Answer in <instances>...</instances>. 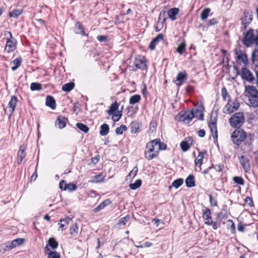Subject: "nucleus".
Segmentation results:
<instances>
[{
	"mask_svg": "<svg viewBox=\"0 0 258 258\" xmlns=\"http://www.w3.org/2000/svg\"><path fill=\"white\" fill-rule=\"evenodd\" d=\"M166 145L160 142V139H155L148 142L145 151V158L148 160L156 157L160 150H165Z\"/></svg>",
	"mask_w": 258,
	"mask_h": 258,
	"instance_id": "obj_1",
	"label": "nucleus"
},
{
	"mask_svg": "<svg viewBox=\"0 0 258 258\" xmlns=\"http://www.w3.org/2000/svg\"><path fill=\"white\" fill-rule=\"evenodd\" d=\"M199 115L200 120L204 119V116L201 110L196 109L195 111H187L181 112L176 116V119L179 121L183 122L185 123H188L193 117Z\"/></svg>",
	"mask_w": 258,
	"mask_h": 258,
	"instance_id": "obj_2",
	"label": "nucleus"
},
{
	"mask_svg": "<svg viewBox=\"0 0 258 258\" xmlns=\"http://www.w3.org/2000/svg\"><path fill=\"white\" fill-rule=\"evenodd\" d=\"M245 93L248 97V104L253 107H258V91L252 86H245Z\"/></svg>",
	"mask_w": 258,
	"mask_h": 258,
	"instance_id": "obj_3",
	"label": "nucleus"
},
{
	"mask_svg": "<svg viewBox=\"0 0 258 258\" xmlns=\"http://www.w3.org/2000/svg\"><path fill=\"white\" fill-rule=\"evenodd\" d=\"M243 43L247 47H249L253 43L258 46V31L255 34L253 30L249 29L244 35Z\"/></svg>",
	"mask_w": 258,
	"mask_h": 258,
	"instance_id": "obj_4",
	"label": "nucleus"
},
{
	"mask_svg": "<svg viewBox=\"0 0 258 258\" xmlns=\"http://www.w3.org/2000/svg\"><path fill=\"white\" fill-rule=\"evenodd\" d=\"M245 121L243 113L241 112L235 113L229 119L230 126L232 127H240Z\"/></svg>",
	"mask_w": 258,
	"mask_h": 258,
	"instance_id": "obj_5",
	"label": "nucleus"
},
{
	"mask_svg": "<svg viewBox=\"0 0 258 258\" xmlns=\"http://www.w3.org/2000/svg\"><path fill=\"white\" fill-rule=\"evenodd\" d=\"M246 136L247 135L243 130L238 129L233 132L231 138L234 144L239 145L244 141Z\"/></svg>",
	"mask_w": 258,
	"mask_h": 258,
	"instance_id": "obj_6",
	"label": "nucleus"
},
{
	"mask_svg": "<svg viewBox=\"0 0 258 258\" xmlns=\"http://www.w3.org/2000/svg\"><path fill=\"white\" fill-rule=\"evenodd\" d=\"M239 105V102L236 100H228L223 109V113L231 114L238 109Z\"/></svg>",
	"mask_w": 258,
	"mask_h": 258,
	"instance_id": "obj_7",
	"label": "nucleus"
},
{
	"mask_svg": "<svg viewBox=\"0 0 258 258\" xmlns=\"http://www.w3.org/2000/svg\"><path fill=\"white\" fill-rule=\"evenodd\" d=\"M7 33L9 35L10 38H7L5 50H6L8 53H10L16 49V40L12 37V34L10 32H8Z\"/></svg>",
	"mask_w": 258,
	"mask_h": 258,
	"instance_id": "obj_8",
	"label": "nucleus"
},
{
	"mask_svg": "<svg viewBox=\"0 0 258 258\" xmlns=\"http://www.w3.org/2000/svg\"><path fill=\"white\" fill-rule=\"evenodd\" d=\"M25 241V239L22 238H18L11 241H8L6 243L4 251H8L18 246L21 245Z\"/></svg>",
	"mask_w": 258,
	"mask_h": 258,
	"instance_id": "obj_9",
	"label": "nucleus"
},
{
	"mask_svg": "<svg viewBox=\"0 0 258 258\" xmlns=\"http://www.w3.org/2000/svg\"><path fill=\"white\" fill-rule=\"evenodd\" d=\"M234 53L236 55L237 60L239 63H242L245 65L248 64L247 56L244 52L237 49H235Z\"/></svg>",
	"mask_w": 258,
	"mask_h": 258,
	"instance_id": "obj_10",
	"label": "nucleus"
},
{
	"mask_svg": "<svg viewBox=\"0 0 258 258\" xmlns=\"http://www.w3.org/2000/svg\"><path fill=\"white\" fill-rule=\"evenodd\" d=\"M134 63L137 69L144 70L146 68V59L144 56L138 55L136 57Z\"/></svg>",
	"mask_w": 258,
	"mask_h": 258,
	"instance_id": "obj_11",
	"label": "nucleus"
},
{
	"mask_svg": "<svg viewBox=\"0 0 258 258\" xmlns=\"http://www.w3.org/2000/svg\"><path fill=\"white\" fill-rule=\"evenodd\" d=\"M252 20V12L250 11H245L243 13L242 17L241 18L242 23L243 25L246 27L247 25H248Z\"/></svg>",
	"mask_w": 258,
	"mask_h": 258,
	"instance_id": "obj_12",
	"label": "nucleus"
},
{
	"mask_svg": "<svg viewBox=\"0 0 258 258\" xmlns=\"http://www.w3.org/2000/svg\"><path fill=\"white\" fill-rule=\"evenodd\" d=\"M209 127L214 139V142L215 143H217L218 141V133L216 122L214 121L210 122L209 124Z\"/></svg>",
	"mask_w": 258,
	"mask_h": 258,
	"instance_id": "obj_13",
	"label": "nucleus"
},
{
	"mask_svg": "<svg viewBox=\"0 0 258 258\" xmlns=\"http://www.w3.org/2000/svg\"><path fill=\"white\" fill-rule=\"evenodd\" d=\"M165 12H161L159 16L158 21L155 27V29L157 32L160 31L164 26V24L166 20L164 17Z\"/></svg>",
	"mask_w": 258,
	"mask_h": 258,
	"instance_id": "obj_14",
	"label": "nucleus"
},
{
	"mask_svg": "<svg viewBox=\"0 0 258 258\" xmlns=\"http://www.w3.org/2000/svg\"><path fill=\"white\" fill-rule=\"evenodd\" d=\"M241 76L242 78L248 82H251L254 80L252 73L246 68H243L241 70Z\"/></svg>",
	"mask_w": 258,
	"mask_h": 258,
	"instance_id": "obj_15",
	"label": "nucleus"
},
{
	"mask_svg": "<svg viewBox=\"0 0 258 258\" xmlns=\"http://www.w3.org/2000/svg\"><path fill=\"white\" fill-rule=\"evenodd\" d=\"M17 102V98L15 96H12L9 102L8 106L9 111L10 113V115H12L15 111Z\"/></svg>",
	"mask_w": 258,
	"mask_h": 258,
	"instance_id": "obj_16",
	"label": "nucleus"
},
{
	"mask_svg": "<svg viewBox=\"0 0 258 258\" xmlns=\"http://www.w3.org/2000/svg\"><path fill=\"white\" fill-rule=\"evenodd\" d=\"M211 213L209 209H205L203 211V218L205 220V224L210 225L213 223V220L211 218Z\"/></svg>",
	"mask_w": 258,
	"mask_h": 258,
	"instance_id": "obj_17",
	"label": "nucleus"
},
{
	"mask_svg": "<svg viewBox=\"0 0 258 258\" xmlns=\"http://www.w3.org/2000/svg\"><path fill=\"white\" fill-rule=\"evenodd\" d=\"M186 78L187 75L185 72L184 71L179 72L178 74L176 77V79L174 82L175 83L176 85L179 86L181 85L182 84H183L184 81L186 80Z\"/></svg>",
	"mask_w": 258,
	"mask_h": 258,
	"instance_id": "obj_18",
	"label": "nucleus"
},
{
	"mask_svg": "<svg viewBox=\"0 0 258 258\" xmlns=\"http://www.w3.org/2000/svg\"><path fill=\"white\" fill-rule=\"evenodd\" d=\"M240 163L245 172H248L250 170V164L248 159L244 156L239 158Z\"/></svg>",
	"mask_w": 258,
	"mask_h": 258,
	"instance_id": "obj_19",
	"label": "nucleus"
},
{
	"mask_svg": "<svg viewBox=\"0 0 258 258\" xmlns=\"http://www.w3.org/2000/svg\"><path fill=\"white\" fill-rule=\"evenodd\" d=\"M45 251L47 254V258H60V254L55 251L51 250L48 245H46Z\"/></svg>",
	"mask_w": 258,
	"mask_h": 258,
	"instance_id": "obj_20",
	"label": "nucleus"
},
{
	"mask_svg": "<svg viewBox=\"0 0 258 258\" xmlns=\"http://www.w3.org/2000/svg\"><path fill=\"white\" fill-rule=\"evenodd\" d=\"M192 140L191 138H189L185 141L181 142L180 143V147L183 152L187 151L190 148L192 144Z\"/></svg>",
	"mask_w": 258,
	"mask_h": 258,
	"instance_id": "obj_21",
	"label": "nucleus"
},
{
	"mask_svg": "<svg viewBox=\"0 0 258 258\" xmlns=\"http://www.w3.org/2000/svg\"><path fill=\"white\" fill-rule=\"evenodd\" d=\"M163 39V36L162 34H158L150 43L149 48L151 50H154L157 43Z\"/></svg>",
	"mask_w": 258,
	"mask_h": 258,
	"instance_id": "obj_22",
	"label": "nucleus"
},
{
	"mask_svg": "<svg viewBox=\"0 0 258 258\" xmlns=\"http://www.w3.org/2000/svg\"><path fill=\"white\" fill-rule=\"evenodd\" d=\"M25 150V149L24 148L21 147L18 152L17 163L19 164H21L23 160L26 156Z\"/></svg>",
	"mask_w": 258,
	"mask_h": 258,
	"instance_id": "obj_23",
	"label": "nucleus"
},
{
	"mask_svg": "<svg viewBox=\"0 0 258 258\" xmlns=\"http://www.w3.org/2000/svg\"><path fill=\"white\" fill-rule=\"evenodd\" d=\"M179 9L178 8H174L169 9L168 11V15L169 18L172 20L174 21L176 19V16L178 14Z\"/></svg>",
	"mask_w": 258,
	"mask_h": 258,
	"instance_id": "obj_24",
	"label": "nucleus"
},
{
	"mask_svg": "<svg viewBox=\"0 0 258 258\" xmlns=\"http://www.w3.org/2000/svg\"><path fill=\"white\" fill-rule=\"evenodd\" d=\"M67 119L62 116H58L55 125L59 128H63L66 125Z\"/></svg>",
	"mask_w": 258,
	"mask_h": 258,
	"instance_id": "obj_25",
	"label": "nucleus"
},
{
	"mask_svg": "<svg viewBox=\"0 0 258 258\" xmlns=\"http://www.w3.org/2000/svg\"><path fill=\"white\" fill-rule=\"evenodd\" d=\"M46 105L54 109L56 107L54 99L51 96H48L46 98Z\"/></svg>",
	"mask_w": 258,
	"mask_h": 258,
	"instance_id": "obj_26",
	"label": "nucleus"
},
{
	"mask_svg": "<svg viewBox=\"0 0 258 258\" xmlns=\"http://www.w3.org/2000/svg\"><path fill=\"white\" fill-rule=\"evenodd\" d=\"M204 158V154L203 152H200L198 156L195 159V163L196 166H198L201 170V165L203 164V159Z\"/></svg>",
	"mask_w": 258,
	"mask_h": 258,
	"instance_id": "obj_27",
	"label": "nucleus"
},
{
	"mask_svg": "<svg viewBox=\"0 0 258 258\" xmlns=\"http://www.w3.org/2000/svg\"><path fill=\"white\" fill-rule=\"evenodd\" d=\"M79 226L77 223L72 225L70 229V233L73 237H76L78 234Z\"/></svg>",
	"mask_w": 258,
	"mask_h": 258,
	"instance_id": "obj_28",
	"label": "nucleus"
},
{
	"mask_svg": "<svg viewBox=\"0 0 258 258\" xmlns=\"http://www.w3.org/2000/svg\"><path fill=\"white\" fill-rule=\"evenodd\" d=\"M71 221V219L69 217H66L64 219H61L59 221V223H58L59 225V230L60 229L61 231H63L64 229V227L68 225L70 221Z\"/></svg>",
	"mask_w": 258,
	"mask_h": 258,
	"instance_id": "obj_29",
	"label": "nucleus"
},
{
	"mask_svg": "<svg viewBox=\"0 0 258 258\" xmlns=\"http://www.w3.org/2000/svg\"><path fill=\"white\" fill-rule=\"evenodd\" d=\"M185 184L187 187H192L195 186V181L192 175H189L185 179Z\"/></svg>",
	"mask_w": 258,
	"mask_h": 258,
	"instance_id": "obj_30",
	"label": "nucleus"
},
{
	"mask_svg": "<svg viewBox=\"0 0 258 258\" xmlns=\"http://www.w3.org/2000/svg\"><path fill=\"white\" fill-rule=\"evenodd\" d=\"M22 62V58L21 57H18L16 59H15L12 62L11 65H12V71H14L16 70L18 67H20V66Z\"/></svg>",
	"mask_w": 258,
	"mask_h": 258,
	"instance_id": "obj_31",
	"label": "nucleus"
},
{
	"mask_svg": "<svg viewBox=\"0 0 258 258\" xmlns=\"http://www.w3.org/2000/svg\"><path fill=\"white\" fill-rule=\"evenodd\" d=\"M75 28H76V33L81 34V35H84V36H87V35L86 34V33L84 30L83 26L80 23H79V22L76 23V25H75Z\"/></svg>",
	"mask_w": 258,
	"mask_h": 258,
	"instance_id": "obj_32",
	"label": "nucleus"
},
{
	"mask_svg": "<svg viewBox=\"0 0 258 258\" xmlns=\"http://www.w3.org/2000/svg\"><path fill=\"white\" fill-rule=\"evenodd\" d=\"M109 130V125L106 123H104L100 127V134L101 136H106L108 133Z\"/></svg>",
	"mask_w": 258,
	"mask_h": 258,
	"instance_id": "obj_33",
	"label": "nucleus"
},
{
	"mask_svg": "<svg viewBox=\"0 0 258 258\" xmlns=\"http://www.w3.org/2000/svg\"><path fill=\"white\" fill-rule=\"evenodd\" d=\"M111 203V202L109 200L107 199L103 202H102L101 203H100L95 209V212H98L100 210L103 209L106 206L109 205Z\"/></svg>",
	"mask_w": 258,
	"mask_h": 258,
	"instance_id": "obj_34",
	"label": "nucleus"
},
{
	"mask_svg": "<svg viewBox=\"0 0 258 258\" xmlns=\"http://www.w3.org/2000/svg\"><path fill=\"white\" fill-rule=\"evenodd\" d=\"M141 97L140 95L136 94L131 97L130 99V103L132 105L138 103L141 100Z\"/></svg>",
	"mask_w": 258,
	"mask_h": 258,
	"instance_id": "obj_35",
	"label": "nucleus"
},
{
	"mask_svg": "<svg viewBox=\"0 0 258 258\" xmlns=\"http://www.w3.org/2000/svg\"><path fill=\"white\" fill-rule=\"evenodd\" d=\"M22 12V9L14 10L9 13V16L10 17L17 18Z\"/></svg>",
	"mask_w": 258,
	"mask_h": 258,
	"instance_id": "obj_36",
	"label": "nucleus"
},
{
	"mask_svg": "<svg viewBox=\"0 0 258 258\" xmlns=\"http://www.w3.org/2000/svg\"><path fill=\"white\" fill-rule=\"evenodd\" d=\"M118 104L116 102L112 103L109 107V110L107 111L108 115H111V113H113L114 111L118 110Z\"/></svg>",
	"mask_w": 258,
	"mask_h": 258,
	"instance_id": "obj_37",
	"label": "nucleus"
},
{
	"mask_svg": "<svg viewBox=\"0 0 258 258\" xmlns=\"http://www.w3.org/2000/svg\"><path fill=\"white\" fill-rule=\"evenodd\" d=\"M111 115H112V119L113 121L116 122L120 119L122 114L121 112L117 110L115 112L114 111L113 113H111Z\"/></svg>",
	"mask_w": 258,
	"mask_h": 258,
	"instance_id": "obj_38",
	"label": "nucleus"
},
{
	"mask_svg": "<svg viewBox=\"0 0 258 258\" xmlns=\"http://www.w3.org/2000/svg\"><path fill=\"white\" fill-rule=\"evenodd\" d=\"M221 95L224 100L227 101L231 100L230 96L228 94L226 89L225 87L222 88L221 90Z\"/></svg>",
	"mask_w": 258,
	"mask_h": 258,
	"instance_id": "obj_39",
	"label": "nucleus"
},
{
	"mask_svg": "<svg viewBox=\"0 0 258 258\" xmlns=\"http://www.w3.org/2000/svg\"><path fill=\"white\" fill-rule=\"evenodd\" d=\"M46 245H48V247L50 246L52 249H55L58 246V242L55 240L54 238H50L48 240V244Z\"/></svg>",
	"mask_w": 258,
	"mask_h": 258,
	"instance_id": "obj_40",
	"label": "nucleus"
},
{
	"mask_svg": "<svg viewBox=\"0 0 258 258\" xmlns=\"http://www.w3.org/2000/svg\"><path fill=\"white\" fill-rule=\"evenodd\" d=\"M74 84L73 83H69L64 84L62 87V89L64 91L69 92L74 88Z\"/></svg>",
	"mask_w": 258,
	"mask_h": 258,
	"instance_id": "obj_41",
	"label": "nucleus"
},
{
	"mask_svg": "<svg viewBox=\"0 0 258 258\" xmlns=\"http://www.w3.org/2000/svg\"><path fill=\"white\" fill-rule=\"evenodd\" d=\"M76 126L80 130H81L84 133L86 134L89 131V127L87 125L82 123H77Z\"/></svg>",
	"mask_w": 258,
	"mask_h": 258,
	"instance_id": "obj_42",
	"label": "nucleus"
},
{
	"mask_svg": "<svg viewBox=\"0 0 258 258\" xmlns=\"http://www.w3.org/2000/svg\"><path fill=\"white\" fill-rule=\"evenodd\" d=\"M142 184V180L141 179L137 180L134 183L130 184V187L131 189H136L139 188Z\"/></svg>",
	"mask_w": 258,
	"mask_h": 258,
	"instance_id": "obj_43",
	"label": "nucleus"
},
{
	"mask_svg": "<svg viewBox=\"0 0 258 258\" xmlns=\"http://www.w3.org/2000/svg\"><path fill=\"white\" fill-rule=\"evenodd\" d=\"M210 11L211 10L209 8H206L204 9L201 15V19L203 20H206L208 18Z\"/></svg>",
	"mask_w": 258,
	"mask_h": 258,
	"instance_id": "obj_44",
	"label": "nucleus"
},
{
	"mask_svg": "<svg viewBox=\"0 0 258 258\" xmlns=\"http://www.w3.org/2000/svg\"><path fill=\"white\" fill-rule=\"evenodd\" d=\"M104 180V177L102 174L95 175L92 177L91 182H101Z\"/></svg>",
	"mask_w": 258,
	"mask_h": 258,
	"instance_id": "obj_45",
	"label": "nucleus"
},
{
	"mask_svg": "<svg viewBox=\"0 0 258 258\" xmlns=\"http://www.w3.org/2000/svg\"><path fill=\"white\" fill-rule=\"evenodd\" d=\"M183 183V180L182 178H178L175 180L172 183V186L177 188L181 186Z\"/></svg>",
	"mask_w": 258,
	"mask_h": 258,
	"instance_id": "obj_46",
	"label": "nucleus"
},
{
	"mask_svg": "<svg viewBox=\"0 0 258 258\" xmlns=\"http://www.w3.org/2000/svg\"><path fill=\"white\" fill-rule=\"evenodd\" d=\"M127 130V127L125 125H121L119 127H118L115 130V133L117 135H121L123 132Z\"/></svg>",
	"mask_w": 258,
	"mask_h": 258,
	"instance_id": "obj_47",
	"label": "nucleus"
},
{
	"mask_svg": "<svg viewBox=\"0 0 258 258\" xmlns=\"http://www.w3.org/2000/svg\"><path fill=\"white\" fill-rule=\"evenodd\" d=\"M233 180L234 182V183L239 184V185H243L244 183V181L243 179L241 177L239 176H234L233 178Z\"/></svg>",
	"mask_w": 258,
	"mask_h": 258,
	"instance_id": "obj_48",
	"label": "nucleus"
},
{
	"mask_svg": "<svg viewBox=\"0 0 258 258\" xmlns=\"http://www.w3.org/2000/svg\"><path fill=\"white\" fill-rule=\"evenodd\" d=\"M30 89L32 91L40 90L41 89V85L38 83H32L31 84Z\"/></svg>",
	"mask_w": 258,
	"mask_h": 258,
	"instance_id": "obj_49",
	"label": "nucleus"
},
{
	"mask_svg": "<svg viewBox=\"0 0 258 258\" xmlns=\"http://www.w3.org/2000/svg\"><path fill=\"white\" fill-rule=\"evenodd\" d=\"M130 218V217L128 215H127L123 218H121L119 221L118 224L120 226L124 225L128 221Z\"/></svg>",
	"mask_w": 258,
	"mask_h": 258,
	"instance_id": "obj_50",
	"label": "nucleus"
},
{
	"mask_svg": "<svg viewBox=\"0 0 258 258\" xmlns=\"http://www.w3.org/2000/svg\"><path fill=\"white\" fill-rule=\"evenodd\" d=\"M185 46H186V45H185V43L184 42H182L177 47V51L180 53V54H182L183 51H184L185 50Z\"/></svg>",
	"mask_w": 258,
	"mask_h": 258,
	"instance_id": "obj_51",
	"label": "nucleus"
},
{
	"mask_svg": "<svg viewBox=\"0 0 258 258\" xmlns=\"http://www.w3.org/2000/svg\"><path fill=\"white\" fill-rule=\"evenodd\" d=\"M252 59L253 61L258 62V48L255 49L252 54Z\"/></svg>",
	"mask_w": 258,
	"mask_h": 258,
	"instance_id": "obj_52",
	"label": "nucleus"
},
{
	"mask_svg": "<svg viewBox=\"0 0 258 258\" xmlns=\"http://www.w3.org/2000/svg\"><path fill=\"white\" fill-rule=\"evenodd\" d=\"M77 189V186L74 183H69L67 185V189L69 191H74Z\"/></svg>",
	"mask_w": 258,
	"mask_h": 258,
	"instance_id": "obj_53",
	"label": "nucleus"
},
{
	"mask_svg": "<svg viewBox=\"0 0 258 258\" xmlns=\"http://www.w3.org/2000/svg\"><path fill=\"white\" fill-rule=\"evenodd\" d=\"M138 171V168L137 166H135L133 168L132 170L129 173L128 176H133L134 177L137 174V172Z\"/></svg>",
	"mask_w": 258,
	"mask_h": 258,
	"instance_id": "obj_54",
	"label": "nucleus"
},
{
	"mask_svg": "<svg viewBox=\"0 0 258 258\" xmlns=\"http://www.w3.org/2000/svg\"><path fill=\"white\" fill-rule=\"evenodd\" d=\"M67 184L64 180H61L59 183V188L62 190H67Z\"/></svg>",
	"mask_w": 258,
	"mask_h": 258,
	"instance_id": "obj_55",
	"label": "nucleus"
},
{
	"mask_svg": "<svg viewBox=\"0 0 258 258\" xmlns=\"http://www.w3.org/2000/svg\"><path fill=\"white\" fill-rule=\"evenodd\" d=\"M97 39L98 41L102 42L106 41L107 40V37L105 35H99L97 37Z\"/></svg>",
	"mask_w": 258,
	"mask_h": 258,
	"instance_id": "obj_56",
	"label": "nucleus"
},
{
	"mask_svg": "<svg viewBox=\"0 0 258 258\" xmlns=\"http://www.w3.org/2000/svg\"><path fill=\"white\" fill-rule=\"evenodd\" d=\"M210 202L212 206H215L217 205V201L214 199L211 195H210Z\"/></svg>",
	"mask_w": 258,
	"mask_h": 258,
	"instance_id": "obj_57",
	"label": "nucleus"
},
{
	"mask_svg": "<svg viewBox=\"0 0 258 258\" xmlns=\"http://www.w3.org/2000/svg\"><path fill=\"white\" fill-rule=\"evenodd\" d=\"M244 226L241 223H239L237 226V230L240 232H243L244 230Z\"/></svg>",
	"mask_w": 258,
	"mask_h": 258,
	"instance_id": "obj_58",
	"label": "nucleus"
},
{
	"mask_svg": "<svg viewBox=\"0 0 258 258\" xmlns=\"http://www.w3.org/2000/svg\"><path fill=\"white\" fill-rule=\"evenodd\" d=\"M227 223L229 224V225L230 226L231 229L232 230H234L235 229V224L232 220H228L227 221Z\"/></svg>",
	"mask_w": 258,
	"mask_h": 258,
	"instance_id": "obj_59",
	"label": "nucleus"
},
{
	"mask_svg": "<svg viewBox=\"0 0 258 258\" xmlns=\"http://www.w3.org/2000/svg\"><path fill=\"white\" fill-rule=\"evenodd\" d=\"M206 133L204 130H200L198 132V135L201 137H204L205 136Z\"/></svg>",
	"mask_w": 258,
	"mask_h": 258,
	"instance_id": "obj_60",
	"label": "nucleus"
},
{
	"mask_svg": "<svg viewBox=\"0 0 258 258\" xmlns=\"http://www.w3.org/2000/svg\"><path fill=\"white\" fill-rule=\"evenodd\" d=\"M144 247H149L152 245V243L150 242H146L143 244Z\"/></svg>",
	"mask_w": 258,
	"mask_h": 258,
	"instance_id": "obj_61",
	"label": "nucleus"
},
{
	"mask_svg": "<svg viewBox=\"0 0 258 258\" xmlns=\"http://www.w3.org/2000/svg\"><path fill=\"white\" fill-rule=\"evenodd\" d=\"M209 23L210 25H214L216 24L217 23V22L215 19H212L209 21Z\"/></svg>",
	"mask_w": 258,
	"mask_h": 258,
	"instance_id": "obj_62",
	"label": "nucleus"
},
{
	"mask_svg": "<svg viewBox=\"0 0 258 258\" xmlns=\"http://www.w3.org/2000/svg\"><path fill=\"white\" fill-rule=\"evenodd\" d=\"M37 172L35 171L33 174L32 175V177H31V180H35L37 178Z\"/></svg>",
	"mask_w": 258,
	"mask_h": 258,
	"instance_id": "obj_63",
	"label": "nucleus"
},
{
	"mask_svg": "<svg viewBox=\"0 0 258 258\" xmlns=\"http://www.w3.org/2000/svg\"><path fill=\"white\" fill-rule=\"evenodd\" d=\"M211 225H212V228L214 229H217L219 226L216 223H212Z\"/></svg>",
	"mask_w": 258,
	"mask_h": 258,
	"instance_id": "obj_64",
	"label": "nucleus"
}]
</instances>
